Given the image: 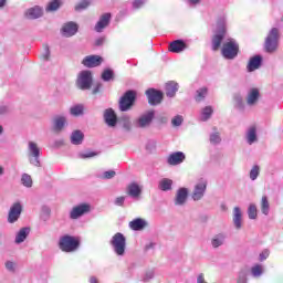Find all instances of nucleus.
I'll list each match as a JSON object with an SVG mask.
<instances>
[{"label": "nucleus", "mask_w": 283, "mask_h": 283, "mask_svg": "<svg viewBox=\"0 0 283 283\" xmlns=\"http://www.w3.org/2000/svg\"><path fill=\"white\" fill-rule=\"evenodd\" d=\"M239 52H240V45L233 38L227 39L223 42L221 48V54L228 61H233V59L238 56Z\"/></svg>", "instance_id": "f257e3e1"}, {"label": "nucleus", "mask_w": 283, "mask_h": 283, "mask_svg": "<svg viewBox=\"0 0 283 283\" xmlns=\"http://www.w3.org/2000/svg\"><path fill=\"white\" fill-rule=\"evenodd\" d=\"M113 251L115 254H117L119 258H123L125 255V251L127 249V238H125V234L117 232L115 233L109 242Z\"/></svg>", "instance_id": "f03ea898"}, {"label": "nucleus", "mask_w": 283, "mask_h": 283, "mask_svg": "<svg viewBox=\"0 0 283 283\" xmlns=\"http://www.w3.org/2000/svg\"><path fill=\"white\" fill-rule=\"evenodd\" d=\"M224 34H227V19L221 18L217 22V34L212 38L213 52L220 50V45H222V41L224 40Z\"/></svg>", "instance_id": "7ed1b4c3"}, {"label": "nucleus", "mask_w": 283, "mask_h": 283, "mask_svg": "<svg viewBox=\"0 0 283 283\" xmlns=\"http://www.w3.org/2000/svg\"><path fill=\"white\" fill-rule=\"evenodd\" d=\"M28 158L33 167H41V148L35 142L28 143Z\"/></svg>", "instance_id": "20e7f679"}, {"label": "nucleus", "mask_w": 283, "mask_h": 283, "mask_svg": "<svg viewBox=\"0 0 283 283\" xmlns=\"http://www.w3.org/2000/svg\"><path fill=\"white\" fill-rule=\"evenodd\" d=\"M94 83V77L92 76V71H82L80 72L77 80H76V85L78 90L82 91H87L92 90V84Z\"/></svg>", "instance_id": "39448f33"}, {"label": "nucleus", "mask_w": 283, "mask_h": 283, "mask_svg": "<svg viewBox=\"0 0 283 283\" xmlns=\"http://www.w3.org/2000/svg\"><path fill=\"white\" fill-rule=\"evenodd\" d=\"M78 240L72 235H63L60 238L59 247L61 251L65 253H72V251H76L78 249Z\"/></svg>", "instance_id": "423d86ee"}, {"label": "nucleus", "mask_w": 283, "mask_h": 283, "mask_svg": "<svg viewBox=\"0 0 283 283\" xmlns=\"http://www.w3.org/2000/svg\"><path fill=\"white\" fill-rule=\"evenodd\" d=\"M156 117L155 111H148L144 114H142L139 117H137L134 122L135 127L138 129H147L151 126V123L154 122V118Z\"/></svg>", "instance_id": "0eeeda50"}, {"label": "nucleus", "mask_w": 283, "mask_h": 283, "mask_svg": "<svg viewBox=\"0 0 283 283\" xmlns=\"http://www.w3.org/2000/svg\"><path fill=\"white\" fill-rule=\"evenodd\" d=\"M21 213H23V203H21V201L13 202L9 209L7 222H9V224H14L15 222H19Z\"/></svg>", "instance_id": "6e6552de"}, {"label": "nucleus", "mask_w": 283, "mask_h": 283, "mask_svg": "<svg viewBox=\"0 0 283 283\" xmlns=\"http://www.w3.org/2000/svg\"><path fill=\"white\" fill-rule=\"evenodd\" d=\"M280 40V30L273 28L265 39V51L275 52L277 50V41Z\"/></svg>", "instance_id": "1a4fd4ad"}, {"label": "nucleus", "mask_w": 283, "mask_h": 283, "mask_svg": "<svg viewBox=\"0 0 283 283\" xmlns=\"http://www.w3.org/2000/svg\"><path fill=\"white\" fill-rule=\"evenodd\" d=\"M134 101H136V92L127 91L119 99L120 112H129L134 105Z\"/></svg>", "instance_id": "9d476101"}, {"label": "nucleus", "mask_w": 283, "mask_h": 283, "mask_svg": "<svg viewBox=\"0 0 283 283\" xmlns=\"http://www.w3.org/2000/svg\"><path fill=\"white\" fill-rule=\"evenodd\" d=\"M207 180L200 179L193 187L191 198L195 202H200L202 198H205V193H207Z\"/></svg>", "instance_id": "9b49d317"}, {"label": "nucleus", "mask_w": 283, "mask_h": 283, "mask_svg": "<svg viewBox=\"0 0 283 283\" xmlns=\"http://www.w3.org/2000/svg\"><path fill=\"white\" fill-rule=\"evenodd\" d=\"M90 211H92V206L88 203H81L71 209L69 217L71 220H78V218H82L85 213H90Z\"/></svg>", "instance_id": "f8f14e48"}, {"label": "nucleus", "mask_w": 283, "mask_h": 283, "mask_svg": "<svg viewBox=\"0 0 283 283\" xmlns=\"http://www.w3.org/2000/svg\"><path fill=\"white\" fill-rule=\"evenodd\" d=\"M43 17V7L34 6L24 11V19L29 21H36V19H41Z\"/></svg>", "instance_id": "ddd939ff"}, {"label": "nucleus", "mask_w": 283, "mask_h": 283, "mask_svg": "<svg viewBox=\"0 0 283 283\" xmlns=\"http://www.w3.org/2000/svg\"><path fill=\"white\" fill-rule=\"evenodd\" d=\"M149 105H160L163 103V92L156 88H149L146 91Z\"/></svg>", "instance_id": "4468645a"}, {"label": "nucleus", "mask_w": 283, "mask_h": 283, "mask_svg": "<svg viewBox=\"0 0 283 283\" xmlns=\"http://www.w3.org/2000/svg\"><path fill=\"white\" fill-rule=\"evenodd\" d=\"M103 117L107 127H116V125H118V116L116 115V112H114L113 108H106L104 111Z\"/></svg>", "instance_id": "2eb2a0df"}, {"label": "nucleus", "mask_w": 283, "mask_h": 283, "mask_svg": "<svg viewBox=\"0 0 283 283\" xmlns=\"http://www.w3.org/2000/svg\"><path fill=\"white\" fill-rule=\"evenodd\" d=\"M187 198H189V189L179 188L175 196V206L176 207H185L187 205Z\"/></svg>", "instance_id": "dca6fc26"}, {"label": "nucleus", "mask_w": 283, "mask_h": 283, "mask_svg": "<svg viewBox=\"0 0 283 283\" xmlns=\"http://www.w3.org/2000/svg\"><path fill=\"white\" fill-rule=\"evenodd\" d=\"M61 32H62V36L70 39L71 36H74L76 32H78V24L72 21L66 22L63 24Z\"/></svg>", "instance_id": "f3484780"}, {"label": "nucleus", "mask_w": 283, "mask_h": 283, "mask_svg": "<svg viewBox=\"0 0 283 283\" xmlns=\"http://www.w3.org/2000/svg\"><path fill=\"white\" fill-rule=\"evenodd\" d=\"M67 127V117L65 115H57L53 117V132L61 134Z\"/></svg>", "instance_id": "a211bd4d"}, {"label": "nucleus", "mask_w": 283, "mask_h": 283, "mask_svg": "<svg viewBox=\"0 0 283 283\" xmlns=\"http://www.w3.org/2000/svg\"><path fill=\"white\" fill-rule=\"evenodd\" d=\"M127 196L133 198V200H140V196H143V188L136 184L132 182L126 188Z\"/></svg>", "instance_id": "6ab92c4d"}, {"label": "nucleus", "mask_w": 283, "mask_h": 283, "mask_svg": "<svg viewBox=\"0 0 283 283\" xmlns=\"http://www.w3.org/2000/svg\"><path fill=\"white\" fill-rule=\"evenodd\" d=\"M112 21V13H104L99 17V20L95 24V32H103L107 25H109V22Z\"/></svg>", "instance_id": "aec40b11"}, {"label": "nucleus", "mask_w": 283, "mask_h": 283, "mask_svg": "<svg viewBox=\"0 0 283 283\" xmlns=\"http://www.w3.org/2000/svg\"><path fill=\"white\" fill-rule=\"evenodd\" d=\"M103 63V57L101 55H88L82 61L84 67H98Z\"/></svg>", "instance_id": "412c9836"}, {"label": "nucleus", "mask_w": 283, "mask_h": 283, "mask_svg": "<svg viewBox=\"0 0 283 283\" xmlns=\"http://www.w3.org/2000/svg\"><path fill=\"white\" fill-rule=\"evenodd\" d=\"M258 101H260V90L250 88L247 95V105L254 107V105H258Z\"/></svg>", "instance_id": "4be33fe9"}, {"label": "nucleus", "mask_w": 283, "mask_h": 283, "mask_svg": "<svg viewBox=\"0 0 283 283\" xmlns=\"http://www.w3.org/2000/svg\"><path fill=\"white\" fill-rule=\"evenodd\" d=\"M185 158H186L185 153L176 151L169 155L167 163L168 165H172V166L182 165V163H185Z\"/></svg>", "instance_id": "5701e85b"}, {"label": "nucleus", "mask_w": 283, "mask_h": 283, "mask_svg": "<svg viewBox=\"0 0 283 283\" xmlns=\"http://www.w3.org/2000/svg\"><path fill=\"white\" fill-rule=\"evenodd\" d=\"M262 67V57L261 55H254L249 60L247 65L248 72H255V70H260Z\"/></svg>", "instance_id": "b1692460"}, {"label": "nucleus", "mask_w": 283, "mask_h": 283, "mask_svg": "<svg viewBox=\"0 0 283 283\" xmlns=\"http://www.w3.org/2000/svg\"><path fill=\"white\" fill-rule=\"evenodd\" d=\"M185 50H187V43L182 40H175L169 45V52H174L175 54H180Z\"/></svg>", "instance_id": "393cba45"}, {"label": "nucleus", "mask_w": 283, "mask_h": 283, "mask_svg": "<svg viewBox=\"0 0 283 283\" xmlns=\"http://www.w3.org/2000/svg\"><path fill=\"white\" fill-rule=\"evenodd\" d=\"M232 222L237 231H240V229H242V210L240 209V207L233 208Z\"/></svg>", "instance_id": "a878e982"}, {"label": "nucleus", "mask_w": 283, "mask_h": 283, "mask_svg": "<svg viewBox=\"0 0 283 283\" xmlns=\"http://www.w3.org/2000/svg\"><path fill=\"white\" fill-rule=\"evenodd\" d=\"M245 140L248 145H254L258 143V128L255 126H250L245 133Z\"/></svg>", "instance_id": "bb28decb"}, {"label": "nucleus", "mask_w": 283, "mask_h": 283, "mask_svg": "<svg viewBox=\"0 0 283 283\" xmlns=\"http://www.w3.org/2000/svg\"><path fill=\"white\" fill-rule=\"evenodd\" d=\"M227 240V234L224 233H218L212 237L211 239V247L212 249H220L224 244Z\"/></svg>", "instance_id": "cd10ccee"}, {"label": "nucleus", "mask_w": 283, "mask_h": 283, "mask_svg": "<svg viewBox=\"0 0 283 283\" xmlns=\"http://www.w3.org/2000/svg\"><path fill=\"white\" fill-rule=\"evenodd\" d=\"M28 235H30V228H21L19 232L15 234L14 243L23 244V242L28 240Z\"/></svg>", "instance_id": "c85d7f7f"}, {"label": "nucleus", "mask_w": 283, "mask_h": 283, "mask_svg": "<svg viewBox=\"0 0 283 283\" xmlns=\"http://www.w3.org/2000/svg\"><path fill=\"white\" fill-rule=\"evenodd\" d=\"M128 227L129 229H132V231H143V229L147 227V222L145 221V219L137 218L130 221Z\"/></svg>", "instance_id": "c756f323"}, {"label": "nucleus", "mask_w": 283, "mask_h": 283, "mask_svg": "<svg viewBox=\"0 0 283 283\" xmlns=\"http://www.w3.org/2000/svg\"><path fill=\"white\" fill-rule=\"evenodd\" d=\"M83 140H85V134L81 130H73L71 134V144L72 145H83Z\"/></svg>", "instance_id": "7c9ffc66"}, {"label": "nucleus", "mask_w": 283, "mask_h": 283, "mask_svg": "<svg viewBox=\"0 0 283 283\" xmlns=\"http://www.w3.org/2000/svg\"><path fill=\"white\" fill-rule=\"evenodd\" d=\"M176 92H178V83L174 81L166 83V96L174 98L176 96Z\"/></svg>", "instance_id": "2f4dec72"}, {"label": "nucleus", "mask_w": 283, "mask_h": 283, "mask_svg": "<svg viewBox=\"0 0 283 283\" xmlns=\"http://www.w3.org/2000/svg\"><path fill=\"white\" fill-rule=\"evenodd\" d=\"M211 116H213V107L212 106H206L201 109L200 120H202V123H207V120H209V118H211Z\"/></svg>", "instance_id": "473e14b6"}, {"label": "nucleus", "mask_w": 283, "mask_h": 283, "mask_svg": "<svg viewBox=\"0 0 283 283\" xmlns=\"http://www.w3.org/2000/svg\"><path fill=\"white\" fill-rule=\"evenodd\" d=\"M261 212L263 213V216H269V213L271 212V203H269V197L263 196L261 198Z\"/></svg>", "instance_id": "72a5a7b5"}, {"label": "nucleus", "mask_w": 283, "mask_h": 283, "mask_svg": "<svg viewBox=\"0 0 283 283\" xmlns=\"http://www.w3.org/2000/svg\"><path fill=\"white\" fill-rule=\"evenodd\" d=\"M233 103L235 109H239V112H244V99L242 98V95L235 94L233 96Z\"/></svg>", "instance_id": "f704fd0d"}, {"label": "nucleus", "mask_w": 283, "mask_h": 283, "mask_svg": "<svg viewBox=\"0 0 283 283\" xmlns=\"http://www.w3.org/2000/svg\"><path fill=\"white\" fill-rule=\"evenodd\" d=\"M171 185H174L171 179L164 178L159 181V189L161 191H171Z\"/></svg>", "instance_id": "c9c22d12"}, {"label": "nucleus", "mask_w": 283, "mask_h": 283, "mask_svg": "<svg viewBox=\"0 0 283 283\" xmlns=\"http://www.w3.org/2000/svg\"><path fill=\"white\" fill-rule=\"evenodd\" d=\"M91 1L90 0H81L77 4H75V12H83V10H87V8H90L91 6Z\"/></svg>", "instance_id": "e433bc0d"}, {"label": "nucleus", "mask_w": 283, "mask_h": 283, "mask_svg": "<svg viewBox=\"0 0 283 283\" xmlns=\"http://www.w3.org/2000/svg\"><path fill=\"white\" fill-rule=\"evenodd\" d=\"M84 107L81 104L72 106L70 108L71 116H83Z\"/></svg>", "instance_id": "4c0bfd02"}, {"label": "nucleus", "mask_w": 283, "mask_h": 283, "mask_svg": "<svg viewBox=\"0 0 283 283\" xmlns=\"http://www.w3.org/2000/svg\"><path fill=\"white\" fill-rule=\"evenodd\" d=\"M207 94H209V90L207 87H201L197 90L196 101L197 103L202 102L203 98H207Z\"/></svg>", "instance_id": "58836bf2"}, {"label": "nucleus", "mask_w": 283, "mask_h": 283, "mask_svg": "<svg viewBox=\"0 0 283 283\" xmlns=\"http://www.w3.org/2000/svg\"><path fill=\"white\" fill-rule=\"evenodd\" d=\"M248 217L250 220H255L258 218V206L251 203L248 208Z\"/></svg>", "instance_id": "ea45409f"}, {"label": "nucleus", "mask_w": 283, "mask_h": 283, "mask_svg": "<svg viewBox=\"0 0 283 283\" xmlns=\"http://www.w3.org/2000/svg\"><path fill=\"white\" fill-rule=\"evenodd\" d=\"M21 182H22L23 187H27V189L32 188V185H33L32 176H30L28 174H22Z\"/></svg>", "instance_id": "a19ab883"}, {"label": "nucleus", "mask_w": 283, "mask_h": 283, "mask_svg": "<svg viewBox=\"0 0 283 283\" xmlns=\"http://www.w3.org/2000/svg\"><path fill=\"white\" fill-rule=\"evenodd\" d=\"M251 273L253 277H260L264 273V266L262 264H255L251 268Z\"/></svg>", "instance_id": "79ce46f5"}, {"label": "nucleus", "mask_w": 283, "mask_h": 283, "mask_svg": "<svg viewBox=\"0 0 283 283\" xmlns=\"http://www.w3.org/2000/svg\"><path fill=\"white\" fill-rule=\"evenodd\" d=\"M61 0H53L46 7V12H56L61 8Z\"/></svg>", "instance_id": "37998d69"}, {"label": "nucleus", "mask_w": 283, "mask_h": 283, "mask_svg": "<svg viewBox=\"0 0 283 283\" xmlns=\"http://www.w3.org/2000/svg\"><path fill=\"white\" fill-rule=\"evenodd\" d=\"M122 127L126 132H132V119L129 116L125 115L122 117Z\"/></svg>", "instance_id": "c03bdc74"}, {"label": "nucleus", "mask_w": 283, "mask_h": 283, "mask_svg": "<svg viewBox=\"0 0 283 283\" xmlns=\"http://www.w3.org/2000/svg\"><path fill=\"white\" fill-rule=\"evenodd\" d=\"M112 78H114V71H112L111 69L104 70V72L102 73V81L109 82L112 81Z\"/></svg>", "instance_id": "a18cd8bd"}, {"label": "nucleus", "mask_w": 283, "mask_h": 283, "mask_svg": "<svg viewBox=\"0 0 283 283\" xmlns=\"http://www.w3.org/2000/svg\"><path fill=\"white\" fill-rule=\"evenodd\" d=\"M260 176V166L254 165L250 170V180H258Z\"/></svg>", "instance_id": "49530a36"}, {"label": "nucleus", "mask_w": 283, "mask_h": 283, "mask_svg": "<svg viewBox=\"0 0 283 283\" xmlns=\"http://www.w3.org/2000/svg\"><path fill=\"white\" fill-rule=\"evenodd\" d=\"M98 156V153L96 151H90V150H86L84 153H80L78 154V158H82L83 160L87 159V158H94Z\"/></svg>", "instance_id": "de8ad7c7"}, {"label": "nucleus", "mask_w": 283, "mask_h": 283, "mask_svg": "<svg viewBox=\"0 0 283 283\" xmlns=\"http://www.w3.org/2000/svg\"><path fill=\"white\" fill-rule=\"evenodd\" d=\"M184 120L185 119L182 118V115H176L171 119V125H172V127H180V125H182Z\"/></svg>", "instance_id": "09e8293b"}, {"label": "nucleus", "mask_w": 283, "mask_h": 283, "mask_svg": "<svg viewBox=\"0 0 283 283\" xmlns=\"http://www.w3.org/2000/svg\"><path fill=\"white\" fill-rule=\"evenodd\" d=\"M222 138H220V133H213L210 135V143L212 145H220Z\"/></svg>", "instance_id": "8fccbe9b"}, {"label": "nucleus", "mask_w": 283, "mask_h": 283, "mask_svg": "<svg viewBox=\"0 0 283 283\" xmlns=\"http://www.w3.org/2000/svg\"><path fill=\"white\" fill-rule=\"evenodd\" d=\"M247 282H248L247 271L242 270L238 274L237 283H247Z\"/></svg>", "instance_id": "3c124183"}, {"label": "nucleus", "mask_w": 283, "mask_h": 283, "mask_svg": "<svg viewBox=\"0 0 283 283\" xmlns=\"http://www.w3.org/2000/svg\"><path fill=\"white\" fill-rule=\"evenodd\" d=\"M157 123L158 125H167V123H169V117L166 114H159L157 116Z\"/></svg>", "instance_id": "603ef678"}, {"label": "nucleus", "mask_w": 283, "mask_h": 283, "mask_svg": "<svg viewBox=\"0 0 283 283\" xmlns=\"http://www.w3.org/2000/svg\"><path fill=\"white\" fill-rule=\"evenodd\" d=\"M4 266L9 273H14L17 271V264L13 261H7Z\"/></svg>", "instance_id": "864d4df0"}, {"label": "nucleus", "mask_w": 283, "mask_h": 283, "mask_svg": "<svg viewBox=\"0 0 283 283\" xmlns=\"http://www.w3.org/2000/svg\"><path fill=\"white\" fill-rule=\"evenodd\" d=\"M116 176V171L114 170H107L103 174L102 178L103 180H112Z\"/></svg>", "instance_id": "5fc2aeb1"}, {"label": "nucleus", "mask_w": 283, "mask_h": 283, "mask_svg": "<svg viewBox=\"0 0 283 283\" xmlns=\"http://www.w3.org/2000/svg\"><path fill=\"white\" fill-rule=\"evenodd\" d=\"M9 113L10 108L8 107V105L0 103V116H6Z\"/></svg>", "instance_id": "6e6d98bb"}, {"label": "nucleus", "mask_w": 283, "mask_h": 283, "mask_svg": "<svg viewBox=\"0 0 283 283\" xmlns=\"http://www.w3.org/2000/svg\"><path fill=\"white\" fill-rule=\"evenodd\" d=\"M269 255H271V252L269 250H263L260 254H259V261L260 262H264V260H266L269 258Z\"/></svg>", "instance_id": "4d7b16f0"}, {"label": "nucleus", "mask_w": 283, "mask_h": 283, "mask_svg": "<svg viewBox=\"0 0 283 283\" xmlns=\"http://www.w3.org/2000/svg\"><path fill=\"white\" fill-rule=\"evenodd\" d=\"M154 275H155L154 270L146 272L143 279L144 282H149V280H154Z\"/></svg>", "instance_id": "13d9d810"}, {"label": "nucleus", "mask_w": 283, "mask_h": 283, "mask_svg": "<svg viewBox=\"0 0 283 283\" xmlns=\"http://www.w3.org/2000/svg\"><path fill=\"white\" fill-rule=\"evenodd\" d=\"M44 61H50V46L44 45V53L42 54Z\"/></svg>", "instance_id": "bf43d9fd"}, {"label": "nucleus", "mask_w": 283, "mask_h": 283, "mask_svg": "<svg viewBox=\"0 0 283 283\" xmlns=\"http://www.w3.org/2000/svg\"><path fill=\"white\" fill-rule=\"evenodd\" d=\"M114 205L116 207H123V205H125V197H117V198H115Z\"/></svg>", "instance_id": "052dcab7"}, {"label": "nucleus", "mask_w": 283, "mask_h": 283, "mask_svg": "<svg viewBox=\"0 0 283 283\" xmlns=\"http://www.w3.org/2000/svg\"><path fill=\"white\" fill-rule=\"evenodd\" d=\"M143 6H145V0H135L133 2V8H142Z\"/></svg>", "instance_id": "680f3d73"}, {"label": "nucleus", "mask_w": 283, "mask_h": 283, "mask_svg": "<svg viewBox=\"0 0 283 283\" xmlns=\"http://www.w3.org/2000/svg\"><path fill=\"white\" fill-rule=\"evenodd\" d=\"M197 283H207V280H205V273L198 274Z\"/></svg>", "instance_id": "e2e57ef3"}, {"label": "nucleus", "mask_w": 283, "mask_h": 283, "mask_svg": "<svg viewBox=\"0 0 283 283\" xmlns=\"http://www.w3.org/2000/svg\"><path fill=\"white\" fill-rule=\"evenodd\" d=\"M103 43H105V36H101L98 39L95 40V45L98 48L101 45H103Z\"/></svg>", "instance_id": "0e129e2a"}, {"label": "nucleus", "mask_w": 283, "mask_h": 283, "mask_svg": "<svg viewBox=\"0 0 283 283\" xmlns=\"http://www.w3.org/2000/svg\"><path fill=\"white\" fill-rule=\"evenodd\" d=\"M63 145H65L63 139H57L54 142V147H63Z\"/></svg>", "instance_id": "69168bd1"}, {"label": "nucleus", "mask_w": 283, "mask_h": 283, "mask_svg": "<svg viewBox=\"0 0 283 283\" xmlns=\"http://www.w3.org/2000/svg\"><path fill=\"white\" fill-rule=\"evenodd\" d=\"M101 87H103L102 83L96 84V86L93 90V94H98L101 92Z\"/></svg>", "instance_id": "338daca9"}, {"label": "nucleus", "mask_w": 283, "mask_h": 283, "mask_svg": "<svg viewBox=\"0 0 283 283\" xmlns=\"http://www.w3.org/2000/svg\"><path fill=\"white\" fill-rule=\"evenodd\" d=\"M189 6H198L200 3V0H188Z\"/></svg>", "instance_id": "774afa93"}]
</instances>
